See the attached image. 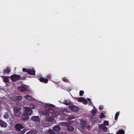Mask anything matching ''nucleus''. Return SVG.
<instances>
[{
	"label": "nucleus",
	"instance_id": "nucleus-1",
	"mask_svg": "<svg viewBox=\"0 0 134 134\" xmlns=\"http://www.w3.org/2000/svg\"><path fill=\"white\" fill-rule=\"evenodd\" d=\"M23 72H26L28 75H35V71L32 69H26V68H24L22 69Z\"/></svg>",
	"mask_w": 134,
	"mask_h": 134
},
{
	"label": "nucleus",
	"instance_id": "nucleus-2",
	"mask_svg": "<svg viewBox=\"0 0 134 134\" xmlns=\"http://www.w3.org/2000/svg\"><path fill=\"white\" fill-rule=\"evenodd\" d=\"M12 80L14 81H15L19 80L21 79L20 76L18 75L14 74L12 75L10 77Z\"/></svg>",
	"mask_w": 134,
	"mask_h": 134
},
{
	"label": "nucleus",
	"instance_id": "nucleus-3",
	"mask_svg": "<svg viewBox=\"0 0 134 134\" xmlns=\"http://www.w3.org/2000/svg\"><path fill=\"white\" fill-rule=\"evenodd\" d=\"M24 112L28 115H31L32 113V111L31 109L28 107H24Z\"/></svg>",
	"mask_w": 134,
	"mask_h": 134
},
{
	"label": "nucleus",
	"instance_id": "nucleus-4",
	"mask_svg": "<svg viewBox=\"0 0 134 134\" xmlns=\"http://www.w3.org/2000/svg\"><path fill=\"white\" fill-rule=\"evenodd\" d=\"M15 130L17 131H20L21 129L24 128V127L21 124H16L15 126Z\"/></svg>",
	"mask_w": 134,
	"mask_h": 134
},
{
	"label": "nucleus",
	"instance_id": "nucleus-5",
	"mask_svg": "<svg viewBox=\"0 0 134 134\" xmlns=\"http://www.w3.org/2000/svg\"><path fill=\"white\" fill-rule=\"evenodd\" d=\"M69 107L71 110L73 111H77L79 110L78 107L74 105H71L70 106H69Z\"/></svg>",
	"mask_w": 134,
	"mask_h": 134
},
{
	"label": "nucleus",
	"instance_id": "nucleus-6",
	"mask_svg": "<svg viewBox=\"0 0 134 134\" xmlns=\"http://www.w3.org/2000/svg\"><path fill=\"white\" fill-rule=\"evenodd\" d=\"M45 107L46 109L49 110L50 111H51V110H53V109L52 108H54V106L52 104H47L45 105Z\"/></svg>",
	"mask_w": 134,
	"mask_h": 134
},
{
	"label": "nucleus",
	"instance_id": "nucleus-7",
	"mask_svg": "<svg viewBox=\"0 0 134 134\" xmlns=\"http://www.w3.org/2000/svg\"><path fill=\"white\" fill-rule=\"evenodd\" d=\"M29 116L26 113H24L22 115L21 117V120H28L29 119Z\"/></svg>",
	"mask_w": 134,
	"mask_h": 134
},
{
	"label": "nucleus",
	"instance_id": "nucleus-8",
	"mask_svg": "<svg viewBox=\"0 0 134 134\" xmlns=\"http://www.w3.org/2000/svg\"><path fill=\"white\" fill-rule=\"evenodd\" d=\"M38 79L40 82L45 83H47L48 81V79H45L42 77L39 78Z\"/></svg>",
	"mask_w": 134,
	"mask_h": 134
},
{
	"label": "nucleus",
	"instance_id": "nucleus-9",
	"mask_svg": "<svg viewBox=\"0 0 134 134\" xmlns=\"http://www.w3.org/2000/svg\"><path fill=\"white\" fill-rule=\"evenodd\" d=\"M18 89L21 92H24L26 91L27 90V89L26 87L22 86L19 87Z\"/></svg>",
	"mask_w": 134,
	"mask_h": 134
},
{
	"label": "nucleus",
	"instance_id": "nucleus-10",
	"mask_svg": "<svg viewBox=\"0 0 134 134\" xmlns=\"http://www.w3.org/2000/svg\"><path fill=\"white\" fill-rule=\"evenodd\" d=\"M0 125L2 127H7V124L6 122L0 119Z\"/></svg>",
	"mask_w": 134,
	"mask_h": 134
},
{
	"label": "nucleus",
	"instance_id": "nucleus-11",
	"mask_svg": "<svg viewBox=\"0 0 134 134\" xmlns=\"http://www.w3.org/2000/svg\"><path fill=\"white\" fill-rule=\"evenodd\" d=\"M53 129L55 131H58L60 130V126L58 125H56L53 127Z\"/></svg>",
	"mask_w": 134,
	"mask_h": 134
},
{
	"label": "nucleus",
	"instance_id": "nucleus-12",
	"mask_svg": "<svg viewBox=\"0 0 134 134\" xmlns=\"http://www.w3.org/2000/svg\"><path fill=\"white\" fill-rule=\"evenodd\" d=\"M50 111V110H48L47 111H43L42 112V113L44 115L48 116L50 115L49 113H52L51 112H49Z\"/></svg>",
	"mask_w": 134,
	"mask_h": 134
},
{
	"label": "nucleus",
	"instance_id": "nucleus-13",
	"mask_svg": "<svg viewBox=\"0 0 134 134\" xmlns=\"http://www.w3.org/2000/svg\"><path fill=\"white\" fill-rule=\"evenodd\" d=\"M80 127L82 129H84L85 128L86 126V123L84 121H81L80 123Z\"/></svg>",
	"mask_w": 134,
	"mask_h": 134
},
{
	"label": "nucleus",
	"instance_id": "nucleus-14",
	"mask_svg": "<svg viewBox=\"0 0 134 134\" xmlns=\"http://www.w3.org/2000/svg\"><path fill=\"white\" fill-rule=\"evenodd\" d=\"M32 120L35 121H39L40 120L39 116H34L31 118Z\"/></svg>",
	"mask_w": 134,
	"mask_h": 134
},
{
	"label": "nucleus",
	"instance_id": "nucleus-15",
	"mask_svg": "<svg viewBox=\"0 0 134 134\" xmlns=\"http://www.w3.org/2000/svg\"><path fill=\"white\" fill-rule=\"evenodd\" d=\"M22 99V97L21 96H18L15 97L13 100L15 102H17L21 100Z\"/></svg>",
	"mask_w": 134,
	"mask_h": 134
},
{
	"label": "nucleus",
	"instance_id": "nucleus-16",
	"mask_svg": "<svg viewBox=\"0 0 134 134\" xmlns=\"http://www.w3.org/2000/svg\"><path fill=\"white\" fill-rule=\"evenodd\" d=\"M11 71V70L10 68L7 67L6 69H4L3 71L4 73L9 74Z\"/></svg>",
	"mask_w": 134,
	"mask_h": 134
},
{
	"label": "nucleus",
	"instance_id": "nucleus-17",
	"mask_svg": "<svg viewBox=\"0 0 134 134\" xmlns=\"http://www.w3.org/2000/svg\"><path fill=\"white\" fill-rule=\"evenodd\" d=\"M100 127L102 129H103L104 131H106L107 130V129L104 125H100Z\"/></svg>",
	"mask_w": 134,
	"mask_h": 134
},
{
	"label": "nucleus",
	"instance_id": "nucleus-18",
	"mask_svg": "<svg viewBox=\"0 0 134 134\" xmlns=\"http://www.w3.org/2000/svg\"><path fill=\"white\" fill-rule=\"evenodd\" d=\"M20 111V108L17 107H14V114L17 113V112Z\"/></svg>",
	"mask_w": 134,
	"mask_h": 134
},
{
	"label": "nucleus",
	"instance_id": "nucleus-19",
	"mask_svg": "<svg viewBox=\"0 0 134 134\" xmlns=\"http://www.w3.org/2000/svg\"><path fill=\"white\" fill-rule=\"evenodd\" d=\"M67 129L68 131H73L74 130V128L72 126L70 125L68 126Z\"/></svg>",
	"mask_w": 134,
	"mask_h": 134
},
{
	"label": "nucleus",
	"instance_id": "nucleus-20",
	"mask_svg": "<svg viewBox=\"0 0 134 134\" xmlns=\"http://www.w3.org/2000/svg\"><path fill=\"white\" fill-rule=\"evenodd\" d=\"M125 132L124 130L122 129L119 130L117 132L116 134H124Z\"/></svg>",
	"mask_w": 134,
	"mask_h": 134
},
{
	"label": "nucleus",
	"instance_id": "nucleus-21",
	"mask_svg": "<svg viewBox=\"0 0 134 134\" xmlns=\"http://www.w3.org/2000/svg\"><path fill=\"white\" fill-rule=\"evenodd\" d=\"M83 98H84L82 97H80L78 98L75 97V99H76L78 102H82Z\"/></svg>",
	"mask_w": 134,
	"mask_h": 134
},
{
	"label": "nucleus",
	"instance_id": "nucleus-22",
	"mask_svg": "<svg viewBox=\"0 0 134 134\" xmlns=\"http://www.w3.org/2000/svg\"><path fill=\"white\" fill-rule=\"evenodd\" d=\"M25 97L28 100H32V98L28 95H26L25 96Z\"/></svg>",
	"mask_w": 134,
	"mask_h": 134
},
{
	"label": "nucleus",
	"instance_id": "nucleus-23",
	"mask_svg": "<svg viewBox=\"0 0 134 134\" xmlns=\"http://www.w3.org/2000/svg\"><path fill=\"white\" fill-rule=\"evenodd\" d=\"M71 104V101L69 100H65V101L64 104L66 105H70Z\"/></svg>",
	"mask_w": 134,
	"mask_h": 134
},
{
	"label": "nucleus",
	"instance_id": "nucleus-24",
	"mask_svg": "<svg viewBox=\"0 0 134 134\" xmlns=\"http://www.w3.org/2000/svg\"><path fill=\"white\" fill-rule=\"evenodd\" d=\"M4 77V76H3ZM5 77L3 79V81L5 83H9V80L6 77Z\"/></svg>",
	"mask_w": 134,
	"mask_h": 134
},
{
	"label": "nucleus",
	"instance_id": "nucleus-25",
	"mask_svg": "<svg viewBox=\"0 0 134 134\" xmlns=\"http://www.w3.org/2000/svg\"><path fill=\"white\" fill-rule=\"evenodd\" d=\"M28 75L27 74H25V76H23L21 77V80H25L26 77H30V76H28Z\"/></svg>",
	"mask_w": 134,
	"mask_h": 134
},
{
	"label": "nucleus",
	"instance_id": "nucleus-26",
	"mask_svg": "<svg viewBox=\"0 0 134 134\" xmlns=\"http://www.w3.org/2000/svg\"><path fill=\"white\" fill-rule=\"evenodd\" d=\"M21 114V112L20 111H19L18 112H17L16 113H15L14 114L15 115L18 117H19Z\"/></svg>",
	"mask_w": 134,
	"mask_h": 134
},
{
	"label": "nucleus",
	"instance_id": "nucleus-27",
	"mask_svg": "<svg viewBox=\"0 0 134 134\" xmlns=\"http://www.w3.org/2000/svg\"><path fill=\"white\" fill-rule=\"evenodd\" d=\"M119 112H117L115 114V120H117V119L118 118V117L119 116Z\"/></svg>",
	"mask_w": 134,
	"mask_h": 134
},
{
	"label": "nucleus",
	"instance_id": "nucleus-28",
	"mask_svg": "<svg viewBox=\"0 0 134 134\" xmlns=\"http://www.w3.org/2000/svg\"><path fill=\"white\" fill-rule=\"evenodd\" d=\"M4 117L6 119H8L9 117L8 113V112H6L4 115Z\"/></svg>",
	"mask_w": 134,
	"mask_h": 134
},
{
	"label": "nucleus",
	"instance_id": "nucleus-29",
	"mask_svg": "<svg viewBox=\"0 0 134 134\" xmlns=\"http://www.w3.org/2000/svg\"><path fill=\"white\" fill-rule=\"evenodd\" d=\"M74 117L73 116H69L67 118V120L68 121H70L72 119H74Z\"/></svg>",
	"mask_w": 134,
	"mask_h": 134
},
{
	"label": "nucleus",
	"instance_id": "nucleus-30",
	"mask_svg": "<svg viewBox=\"0 0 134 134\" xmlns=\"http://www.w3.org/2000/svg\"><path fill=\"white\" fill-rule=\"evenodd\" d=\"M102 125H104L105 126H107L109 125V122L108 121L104 120V124Z\"/></svg>",
	"mask_w": 134,
	"mask_h": 134
},
{
	"label": "nucleus",
	"instance_id": "nucleus-31",
	"mask_svg": "<svg viewBox=\"0 0 134 134\" xmlns=\"http://www.w3.org/2000/svg\"><path fill=\"white\" fill-rule=\"evenodd\" d=\"M47 120L48 121H52L53 119L52 117H49L47 118Z\"/></svg>",
	"mask_w": 134,
	"mask_h": 134
},
{
	"label": "nucleus",
	"instance_id": "nucleus-32",
	"mask_svg": "<svg viewBox=\"0 0 134 134\" xmlns=\"http://www.w3.org/2000/svg\"><path fill=\"white\" fill-rule=\"evenodd\" d=\"M26 129H24L22 131H20L19 133V134H24L26 131Z\"/></svg>",
	"mask_w": 134,
	"mask_h": 134
},
{
	"label": "nucleus",
	"instance_id": "nucleus-33",
	"mask_svg": "<svg viewBox=\"0 0 134 134\" xmlns=\"http://www.w3.org/2000/svg\"><path fill=\"white\" fill-rule=\"evenodd\" d=\"M91 113L93 114H95L96 113V109H93L91 111Z\"/></svg>",
	"mask_w": 134,
	"mask_h": 134
},
{
	"label": "nucleus",
	"instance_id": "nucleus-34",
	"mask_svg": "<svg viewBox=\"0 0 134 134\" xmlns=\"http://www.w3.org/2000/svg\"><path fill=\"white\" fill-rule=\"evenodd\" d=\"M49 132L50 134H55V133L52 130L50 129L49 130Z\"/></svg>",
	"mask_w": 134,
	"mask_h": 134
},
{
	"label": "nucleus",
	"instance_id": "nucleus-35",
	"mask_svg": "<svg viewBox=\"0 0 134 134\" xmlns=\"http://www.w3.org/2000/svg\"><path fill=\"white\" fill-rule=\"evenodd\" d=\"M105 116L103 113H101L100 115V117L101 118H103L105 117Z\"/></svg>",
	"mask_w": 134,
	"mask_h": 134
},
{
	"label": "nucleus",
	"instance_id": "nucleus-36",
	"mask_svg": "<svg viewBox=\"0 0 134 134\" xmlns=\"http://www.w3.org/2000/svg\"><path fill=\"white\" fill-rule=\"evenodd\" d=\"M46 77L47 78V79H50L51 77V74H49L46 76Z\"/></svg>",
	"mask_w": 134,
	"mask_h": 134
},
{
	"label": "nucleus",
	"instance_id": "nucleus-37",
	"mask_svg": "<svg viewBox=\"0 0 134 134\" xmlns=\"http://www.w3.org/2000/svg\"><path fill=\"white\" fill-rule=\"evenodd\" d=\"M62 80L68 83V79L65 78V77H64L62 79Z\"/></svg>",
	"mask_w": 134,
	"mask_h": 134
},
{
	"label": "nucleus",
	"instance_id": "nucleus-38",
	"mask_svg": "<svg viewBox=\"0 0 134 134\" xmlns=\"http://www.w3.org/2000/svg\"><path fill=\"white\" fill-rule=\"evenodd\" d=\"M87 99L88 100V101L89 102V103L91 105H92V103L91 101V99L89 98H87Z\"/></svg>",
	"mask_w": 134,
	"mask_h": 134
},
{
	"label": "nucleus",
	"instance_id": "nucleus-39",
	"mask_svg": "<svg viewBox=\"0 0 134 134\" xmlns=\"http://www.w3.org/2000/svg\"><path fill=\"white\" fill-rule=\"evenodd\" d=\"M84 93V92L83 91H80L79 92V96H82L83 94Z\"/></svg>",
	"mask_w": 134,
	"mask_h": 134
},
{
	"label": "nucleus",
	"instance_id": "nucleus-40",
	"mask_svg": "<svg viewBox=\"0 0 134 134\" xmlns=\"http://www.w3.org/2000/svg\"><path fill=\"white\" fill-rule=\"evenodd\" d=\"M82 102H83V104H86L87 103V101L85 99L83 98V99Z\"/></svg>",
	"mask_w": 134,
	"mask_h": 134
},
{
	"label": "nucleus",
	"instance_id": "nucleus-41",
	"mask_svg": "<svg viewBox=\"0 0 134 134\" xmlns=\"http://www.w3.org/2000/svg\"><path fill=\"white\" fill-rule=\"evenodd\" d=\"M26 134H37V132L35 133V134H33L32 133V131H30L27 133Z\"/></svg>",
	"mask_w": 134,
	"mask_h": 134
},
{
	"label": "nucleus",
	"instance_id": "nucleus-42",
	"mask_svg": "<svg viewBox=\"0 0 134 134\" xmlns=\"http://www.w3.org/2000/svg\"><path fill=\"white\" fill-rule=\"evenodd\" d=\"M103 106L102 105H100L99 107V109L100 110H102L103 109Z\"/></svg>",
	"mask_w": 134,
	"mask_h": 134
},
{
	"label": "nucleus",
	"instance_id": "nucleus-43",
	"mask_svg": "<svg viewBox=\"0 0 134 134\" xmlns=\"http://www.w3.org/2000/svg\"><path fill=\"white\" fill-rule=\"evenodd\" d=\"M31 106H32V107H31V108L33 109L34 107V105H32Z\"/></svg>",
	"mask_w": 134,
	"mask_h": 134
},
{
	"label": "nucleus",
	"instance_id": "nucleus-44",
	"mask_svg": "<svg viewBox=\"0 0 134 134\" xmlns=\"http://www.w3.org/2000/svg\"><path fill=\"white\" fill-rule=\"evenodd\" d=\"M87 128L89 130L90 129V127L89 126L87 125Z\"/></svg>",
	"mask_w": 134,
	"mask_h": 134
},
{
	"label": "nucleus",
	"instance_id": "nucleus-45",
	"mask_svg": "<svg viewBox=\"0 0 134 134\" xmlns=\"http://www.w3.org/2000/svg\"><path fill=\"white\" fill-rule=\"evenodd\" d=\"M93 108H95V107H93Z\"/></svg>",
	"mask_w": 134,
	"mask_h": 134
}]
</instances>
